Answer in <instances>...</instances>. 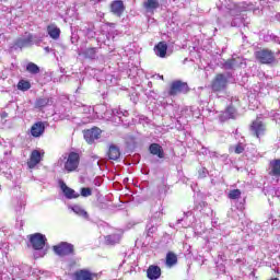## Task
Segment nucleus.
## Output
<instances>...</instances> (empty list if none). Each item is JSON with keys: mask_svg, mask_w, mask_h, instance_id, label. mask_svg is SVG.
<instances>
[{"mask_svg": "<svg viewBox=\"0 0 280 280\" xmlns=\"http://www.w3.org/2000/svg\"><path fill=\"white\" fill-rule=\"evenodd\" d=\"M229 86V74L219 73L211 82V90L213 93H222Z\"/></svg>", "mask_w": 280, "mask_h": 280, "instance_id": "f257e3e1", "label": "nucleus"}, {"mask_svg": "<svg viewBox=\"0 0 280 280\" xmlns=\"http://www.w3.org/2000/svg\"><path fill=\"white\" fill-rule=\"evenodd\" d=\"M80 165V154L75 152H70L67 161L65 162L63 168L66 172H75L77 167Z\"/></svg>", "mask_w": 280, "mask_h": 280, "instance_id": "f03ea898", "label": "nucleus"}, {"mask_svg": "<svg viewBox=\"0 0 280 280\" xmlns=\"http://www.w3.org/2000/svg\"><path fill=\"white\" fill-rule=\"evenodd\" d=\"M180 93H189V85L183 81H174L171 84V89L168 91V94L172 96L180 95Z\"/></svg>", "mask_w": 280, "mask_h": 280, "instance_id": "7ed1b4c3", "label": "nucleus"}, {"mask_svg": "<svg viewBox=\"0 0 280 280\" xmlns=\"http://www.w3.org/2000/svg\"><path fill=\"white\" fill-rule=\"evenodd\" d=\"M250 132L257 139L266 135V125L261 121V118H257L252 122Z\"/></svg>", "mask_w": 280, "mask_h": 280, "instance_id": "20e7f679", "label": "nucleus"}, {"mask_svg": "<svg viewBox=\"0 0 280 280\" xmlns=\"http://www.w3.org/2000/svg\"><path fill=\"white\" fill-rule=\"evenodd\" d=\"M33 43H34V35L30 33H25L23 37H20L14 42L12 49H23L24 47H31Z\"/></svg>", "mask_w": 280, "mask_h": 280, "instance_id": "39448f33", "label": "nucleus"}, {"mask_svg": "<svg viewBox=\"0 0 280 280\" xmlns=\"http://www.w3.org/2000/svg\"><path fill=\"white\" fill-rule=\"evenodd\" d=\"M256 58L262 65H272L275 62V52L268 49H261L256 51Z\"/></svg>", "mask_w": 280, "mask_h": 280, "instance_id": "423d86ee", "label": "nucleus"}, {"mask_svg": "<svg viewBox=\"0 0 280 280\" xmlns=\"http://www.w3.org/2000/svg\"><path fill=\"white\" fill-rule=\"evenodd\" d=\"M54 252L59 257H67V255H73V245L67 242H62L57 246H54Z\"/></svg>", "mask_w": 280, "mask_h": 280, "instance_id": "0eeeda50", "label": "nucleus"}, {"mask_svg": "<svg viewBox=\"0 0 280 280\" xmlns=\"http://www.w3.org/2000/svg\"><path fill=\"white\" fill-rule=\"evenodd\" d=\"M30 242L35 250H43V248H45L47 237L40 233H36L31 236Z\"/></svg>", "mask_w": 280, "mask_h": 280, "instance_id": "6e6552de", "label": "nucleus"}, {"mask_svg": "<svg viewBox=\"0 0 280 280\" xmlns=\"http://www.w3.org/2000/svg\"><path fill=\"white\" fill-rule=\"evenodd\" d=\"M101 135L102 130L97 127H93L92 129L85 130L83 137L86 143H94L95 140L100 139Z\"/></svg>", "mask_w": 280, "mask_h": 280, "instance_id": "1a4fd4ad", "label": "nucleus"}, {"mask_svg": "<svg viewBox=\"0 0 280 280\" xmlns=\"http://www.w3.org/2000/svg\"><path fill=\"white\" fill-rule=\"evenodd\" d=\"M31 135L38 139V137H43L45 135V122L37 121L31 127Z\"/></svg>", "mask_w": 280, "mask_h": 280, "instance_id": "9d476101", "label": "nucleus"}, {"mask_svg": "<svg viewBox=\"0 0 280 280\" xmlns=\"http://www.w3.org/2000/svg\"><path fill=\"white\" fill-rule=\"evenodd\" d=\"M40 161H43V156L40 155V152L38 150H34L31 153V158L27 162L30 170H34V167H36L38 163H40Z\"/></svg>", "mask_w": 280, "mask_h": 280, "instance_id": "9b49d317", "label": "nucleus"}, {"mask_svg": "<svg viewBox=\"0 0 280 280\" xmlns=\"http://www.w3.org/2000/svg\"><path fill=\"white\" fill-rule=\"evenodd\" d=\"M149 152L153 154V156H158V159H165V151H163V147L159 143L150 144Z\"/></svg>", "mask_w": 280, "mask_h": 280, "instance_id": "f8f14e48", "label": "nucleus"}, {"mask_svg": "<svg viewBox=\"0 0 280 280\" xmlns=\"http://www.w3.org/2000/svg\"><path fill=\"white\" fill-rule=\"evenodd\" d=\"M110 10L113 14H115L116 16H120L121 14H124V10H126V7L124 5V1L115 0L110 4Z\"/></svg>", "mask_w": 280, "mask_h": 280, "instance_id": "ddd939ff", "label": "nucleus"}, {"mask_svg": "<svg viewBox=\"0 0 280 280\" xmlns=\"http://www.w3.org/2000/svg\"><path fill=\"white\" fill-rule=\"evenodd\" d=\"M244 62H242L241 58H232L222 63L223 69H237V67H242Z\"/></svg>", "mask_w": 280, "mask_h": 280, "instance_id": "4468645a", "label": "nucleus"}, {"mask_svg": "<svg viewBox=\"0 0 280 280\" xmlns=\"http://www.w3.org/2000/svg\"><path fill=\"white\" fill-rule=\"evenodd\" d=\"M61 191H63V195L68 200H73V198H80V194L75 192L72 188H69L65 182L61 183L60 185Z\"/></svg>", "mask_w": 280, "mask_h": 280, "instance_id": "2eb2a0df", "label": "nucleus"}, {"mask_svg": "<svg viewBox=\"0 0 280 280\" xmlns=\"http://www.w3.org/2000/svg\"><path fill=\"white\" fill-rule=\"evenodd\" d=\"M112 115L113 121H115L116 124H121V121H124V119L121 118L128 117L130 114L128 113V110L113 109Z\"/></svg>", "mask_w": 280, "mask_h": 280, "instance_id": "dca6fc26", "label": "nucleus"}, {"mask_svg": "<svg viewBox=\"0 0 280 280\" xmlns=\"http://www.w3.org/2000/svg\"><path fill=\"white\" fill-rule=\"evenodd\" d=\"M147 277L150 280H156L161 277V267L151 265L147 270Z\"/></svg>", "mask_w": 280, "mask_h": 280, "instance_id": "f3484780", "label": "nucleus"}, {"mask_svg": "<svg viewBox=\"0 0 280 280\" xmlns=\"http://www.w3.org/2000/svg\"><path fill=\"white\" fill-rule=\"evenodd\" d=\"M154 51L159 58H165V56H167V43L160 42L158 45H155Z\"/></svg>", "mask_w": 280, "mask_h": 280, "instance_id": "a211bd4d", "label": "nucleus"}, {"mask_svg": "<svg viewBox=\"0 0 280 280\" xmlns=\"http://www.w3.org/2000/svg\"><path fill=\"white\" fill-rule=\"evenodd\" d=\"M47 33L52 40H58V38H60V28L56 24H49L47 26Z\"/></svg>", "mask_w": 280, "mask_h": 280, "instance_id": "6ab92c4d", "label": "nucleus"}, {"mask_svg": "<svg viewBox=\"0 0 280 280\" xmlns=\"http://www.w3.org/2000/svg\"><path fill=\"white\" fill-rule=\"evenodd\" d=\"M121 156V151H119V147L112 144L108 150V159L110 161H117Z\"/></svg>", "mask_w": 280, "mask_h": 280, "instance_id": "aec40b11", "label": "nucleus"}, {"mask_svg": "<svg viewBox=\"0 0 280 280\" xmlns=\"http://www.w3.org/2000/svg\"><path fill=\"white\" fill-rule=\"evenodd\" d=\"M82 55L84 56V58H88L89 60H97V48H85L82 51Z\"/></svg>", "mask_w": 280, "mask_h": 280, "instance_id": "412c9836", "label": "nucleus"}, {"mask_svg": "<svg viewBox=\"0 0 280 280\" xmlns=\"http://www.w3.org/2000/svg\"><path fill=\"white\" fill-rule=\"evenodd\" d=\"M54 100L49 97L37 98L35 102V108H45V106H51Z\"/></svg>", "mask_w": 280, "mask_h": 280, "instance_id": "4be33fe9", "label": "nucleus"}, {"mask_svg": "<svg viewBox=\"0 0 280 280\" xmlns=\"http://www.w3.org/2000/svg\"><path fill=\"white\" fill-rule=\"evenodd\" d=\"M77 280H93V273L89 270H80L74 273Z\"/></svg>", "mask_w": 280, "mask_h": 280, "instance_id": "5701e85b", "label": "nucleus"}, {"mask_svg": "<svg viewBox=\"0 0 280 280\" xmlns=\"http://www.w3.org/2000/svg\"><path fill=\"white\" fill-rule=\"evenodd\" d=\"M270 174L271 176H277L278 178L280 177V159L273 160L270 162Z\"/></svg>", "mask_w": 280, "mask_h": 280, "instance_id": "b1692460", "label": "nucleus"}, {"mask_svg": "<svg viewBox=\"0 0 280 280\" xmlns=\"http://www.w3.org/2000/svg\"><path fill=\"white\" fill-rule=\"evenodd\" d=\"M176 264H178V256H176V254L170 252L166 255V266H168V268H172V266H176Z\"/></svg>", "mask_w": 280, "mask_h": 280, "instance_id": "393cba45", "label": "nucleus"}, {"mask_svg": "<svg viewBox=\"0 0 280 280\" xmlns=\"http://www.w3.org/2000/svg\"><path fill=\"white\" fill-rule=\"evenodd\" d=\"M71 210L77 215H80V218H83L84 220H89V212H86L84 209H82V207H80V206H72Z\"/></svg>", "mask_w": 280, "mask_h": 280, "instance_id": "a878e982", "label": "nucleus"}, {"mask_svg": "<svg viewBox=\"0 0 280 280\" xmlns=\"http://www.w3.org/2000/svg\"><path fill=\"white\" fill-rule=\"evenodd\" d=\"M121 236L119 234H110L105 236V243L109 245L119 244Z\"/></svg>", "mask_w": 280, "mask_h": 280, "instance_id": "bb28decb", "label": "nucleus"}, {"mask_svg": "<svg viewBox=\"0 0 280 280\" xmlns=\"http://www.w3.org/2000/svg\"><path fill=\"white\" fill-rule=\"evenodd\" d=\"M26 71L33 75H37V73H40V68L34 62H28L26 65Z\"/></svg>", "mask_w": 280, "mask_h": 280, "instance_id": "cd10ccee", "label": "nucleus"}, {"mask_svg": "<svg viewBox=\"0 0 280 280\" xmlns=\"http://www.w3.org/2000/svg\"><path fill=\"white\" fill-rule=\"evenodd\" d=\"M159 0H145L144 1V8L145 10L152 11L156 10L159 8Z\"/></svg>", "mask_w": 280, "mask_h": 280, "instance_id": "c85d7f7f", "label": "nucleus"}, {"mask_svg": "<svg viewBox=\"0 0 280 280\" xmlns=\"http://www.w3.org/2000/svg\"><path fill=\"white\" fill-rule=\"evenodd\" d=\"M236 113H237V110L235 109V107L229 106L225 109L224 115H225L226 119H235Z\"/></svg>", "mask_w": 280, "mask_h": 280, "instance_id": "c756f323", "label": "nucleus"}, {"mask_svg": "<svg viewBox=\"0 0 280 280\" xmlns=\"http://www.w3.org/2000/svg\"><path fill=\"white\" fill-rule=\"evenodd\" d=\"M18 89L19 91H30V89H32V84L28 81L21 80L18 83Z\"/></svg>", "mask_w": 280, "mask_h": 280, "instance_id": "7c9ffc66", "label": "nucleus"}, {"mask_svg": "<svg viewBox=\"0 0 280 280\" xmlns=\"http://www.w3.org/2000/svg\"><path fill=\"white\" fill-rule=\"evenodd\" d=\"M242 197V191L240 189H233L229 192L230 200H238Z\"/></svg>", "mask_w": 280, "mask_h": 280, "instance_id": "2f4dec72", "label": "nucleus"}, {"mask_svg": "<svg viewBox=\"0 0 280 280\" xmlns=\"http://www.w3.org/2000/svg\"><path fill=\"white\" fill-rule=\"evenodd\" d=\"M244 25V18H234L231 22L232 27H242Z\"/></svg>", "mask_w": 280, "mask_h": 280, "instance_id": "473e14b6", "label": "nucleus"}, {"mask_svg": "<svg viewBox=\"0 0 280 280\" xmlns=\"http://www.w3.org/2000/svg\"><path fill=\"white\" fill-rule=\"evenodd\" d=\"M235 152V154H242L244 152V145L242 143L236 144L235 147L230 148V152Z\"/></svg>", "mask_w": 280, "mask_h": 280, "instance_id": "72a5a7b5", "label": "nucleus"}, {"mask_svg": "<svg viewBox=\"0 0 280 280\" xmlns=\"http://www.w3.org/2000/svg\"><path fill=\"white\" fill-rule=\"evenodd\" d=\"M156 233V226L153 224H148L147 225V237H152Z\"/></svg>", "mask_w": 280, "mask_h": 280, "instance_id": "f704fd0d", "label": "nucleus"}, {"mask_svg": "<svg viewBox=\"0 0 280 280\" xmlns=\"http://www.w3.org/2000/svg\"><path fill=\"white\" fill-rule=\"evenodd\" d=\"M92 194L93 190H91V188H81V196H83V198H89Z\"/></svg>", "mask_w": 280, "mask_h": 280, "instance_id": "c9c22d12", "label": "nucleus"}, {"mask_svg": "<svg viewBox=\"0 0 280 280\" xmlns=\"http://www.w3.org/2000/svg\"><path fill=\"white\" fill-rule=\"evenodd\" d=\"M84 32L88 38H95V31L92 27L85 28Z\"/></svg>", "mask_w": 280, "mask_h": 280, "instance_id": "e433bc0d", "label": "nucleus"}, {"mask_svg": "<svg viewBox=\"0 0 280 280\" xmlns=\"http://www.w3.org/2000/svg\"><path fill=\"white\" fill-rule=\"evenodd\" d=\"M115 34H117V31H110L107 33V39L108 40H115Z\"/></svg>", "mask_w": 280, "mask_h": 280, "instance_id": "4c0bfd02", "label": "nucleus"}, {"mask_svg": "<svg viewBox=\"0 0 280 280\" xmlns=\"http://www.w3.org/2000/svg\"><path fill=\"white\" fill-rule=\"evenodd\" d=\"M209 156H210V159H219L220 153H218L215 151H209Z\"/></svg>", "mask_w": 280, "mask_h": 280, "instance_id": "58836bf2", "label": "nucleus"}, {"mask_svg": "<svg viewBox=\"0 0 280 280\" xmlns=\"http://www.w3.org/2000/svg\"><path fill=\"white\" fill-rule=\"evenodd\" d=\"M163 217V212L161 211H156L153 215H152V220H159L160 218Z\"/></svg>", "mask_w": 280, "mask_h": 280, "instance_id": "ea45409f", "label": "nucleus"}, {"mask_svg": "<svg viewBox=\"0 0 280 280\" xmlns=\"http://www.w3.org/2000/svg\"><path fill=\"white\" fill-rule=\"evenodd\" d=\"M18 205H19V207L15 208V211H21V209H23V207H25V202L23 200L18 201Z\"/></svg>", "mask_w": 280, "mask_h": 280, "instance_id": "a19ab883", "label": "nucleus"}, {"mask_svg": "<svg viewBox=\"0 0 280 280\" xmlns=\"http://www.w3.org/2000/svg\"><path fill=\"white\" fill-rule=\"evenodd\" d=\"M44 50L46 51V54H51V51H54V49H51L49 46H46Z\"/></svg>", "mask_w": 280, "mask_h": 280, "instance_id": "79ce46f5", "label": "nucleus"}, {"mask_svg": "<svg viewBox=\"0 0 280 280\" xmlns=\"http://www.w3.org/2000/svg\"><path fill=\"white\" fill-rule=\"evenodd\" d=\"M201 178H205L207 176V170L203 168L202 173H200Z\"/></svg>", "mask_w": 280, "mask_h": 280, "instance_id": "37998d69", "label": "nucleus"}, {"mask_svg": "<svg viewBox=\"0 0 280 280\" xmlns=\"http://www.w3.org/2000/svg\"><path fill=\"white\" fill-rule=\"evenodd\" d=\"M275 19L278 20V22L280 23V13H277Z\"/></svg>", "mask_w": 280, "mask_h": 280, "instance_id": "c03bdc74", "label": "nucleus"}, {"mask_svg": "<svg viewBox=\"0 0 280 280\" xmlns=\"http://www.w3.org/2000/svg\"><path fill=\"white\" fill-rule=\"evenodd\" d=\"M94 185H96V187H100V180L95 179Z\"/></svg>", "mask_w": 280, "mask_h": 280, "instance_id": "a18cd8bd", "label": "nucleus"}, {"mask_svg": "<svg viewBox=\"0 0 280 280\" xmlns=\"http://www.w3.org/2000/svg\"><path fill=\"white\" fill-rule=\"evenodd\" d=\"M275 42H276V43H280L279 37H275Z\"/></svg>", "mask_w": 280, "mask_h": 280, "instance_id": "49530a36", "label": "nucleus"}, {"mask_svg": "<svg viewBox=\"0 0 280 280\" xmlns=\"http://www.w3.org/2000/svg\"><path fill=\"white\" fill-rule=\"evenodd\" d=\"M34 257H35V258H38V253H35V254H34Z\"/></svg>", "mask_w": 280, "mask_h": 280, "instance_id": "de8ad7c7", "label": "nucleus"}, {"mask_svg": "<svg viewBox=\"0 0 280 280\" xmlns=\"http://www.w3.org/2000/svg\"><path fill=\"white\" fill-rule=\"evenodd\" d=\"M2 117H8V114H7V113H4V114L2 115Z\"/></svg>", "mask_w": 280, "mask_h": 280, "instance_id": "09e8293b", "label": "nucleus"}, {"mask_svg": "<svg viewBox=\"0 0 280 280\" xmlns=\"http://www.w3.org/2000/svg\"><path fill=\"white\" fill-rule=\"evenodd\" d=\"M186 215H191V212H187Z\"/></svg>", "mask_w": 280, "mask_h": 280, "instance_id": "8fccbe9b", "label": "nucleus"}, {"mask_svg": "<svg viewBox=\"0 0 280 280\" xmlns=\"http://www.w3.org/2000/svg\"><path fill=\"white\" fill-rule=\"evenodd\" d=\"M40 257H45V253H43V254L40 255Z\"/></svg>", "mask_w": 280, "mask_h": 280, "instance_id": "3c124183", "label": "nucleus"}, {"mask_svg": "<svg viewBox=\"0 0 280 280\" xmlns=\"http://www.w3.org/2000/svg\"><path fill=\"white\" fill-rule=\"evenodd\" d=\"M177 222H178V224H180L182 220H178Z\"/></svg>", "mask_w": 280, "mask_h": 280, "instance_id": "603ef678", "label": "nucleus"}, {"mask_svg": "<svg viewBox=\"0 0 280 280\" xmlns=\"http://www.w3.org/2000/svg\"><path fill=\"white\" fill-rule=\"evenodd\" d=\"M161 80H163V77H160Z\"/></svg>", "mask_w": 280, "mask_h": 280, "instance_id": "864d4df0", "label": "nucleus"}]
</instances>
